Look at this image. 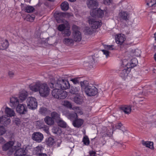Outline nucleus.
<instances>
[{
    "instance_id": "43",
    "label": "nucleus",
    "mask_w": 156,
    "mask_h": 156,
    "mask_svg": "<svg viewBox=\"0 0 156 156\" xmlns=\"http://www.w3.org/2000/svg\"><path fill=\"white\" fill-rule=\"evenodd\" d=\"M34 10V8L32 6H27L25 9V11L28 13H30L33 12Z\"/></svg>"
},
{
    "instance_id": "6",
    "label": "nucleus",
    "mask_w": 156,
    "mask_h": 156,
    "mask_svg": "<svg viewBox=\"0 0 156 156\" xmlns=\"http://www.w3.org/2000/svg\"><path fill=\"white\" fill-rule=\"evenodd\" d=\"M42 83L40 81H38L34 83L33 84L30 85L29 88L30 90L33 91L39 92Z\"/></svg>"
},
{
    "instance_id": "44",
    "label": "nucleus",
    "mask_w": 156,
    "mask_h": 156,
    "mask_svg": "<svg viewBox=\"0 0 156 156\" xmlns=\"http://www.w3.org/2000/svg\"><path fill=\"white\" fill-rule=\"evenodd\" d=\"M131 52L133 55L136 56H139L140 55V51L138 49H133L131 51Z\"/></svg>"
},
{
    "instance_id": "63",
    "label": "nucleus",
    "mask_w": 156,
    "mask_h": 156,
    "mask_svg": "<svg viewBox=\"0 0 156 156\" xmlns=\"http://www.w3.org/2000/svg\"><path fill=\"white\" fill-rule=\"evenodd\" d=\"M5 142V140L2 137H0V144H3Z\"/></svg>"
},
{
    "instance_id": "23",
    "label": "nucleus",
    "mask_w": 156,
    "mask_h": 156,
    "mask_svg": "<svg viewBox=\"0 0 156 156\" xmlns=\"http://www.w3.org/2000/svg\"><path fill=\"white\" fill-rule=\"evenodd\" d=\"M104 132H102V137L101 139H103V137L106 136L111 137L112 135L113 132L111 128L106 129Z\"/></svg>"
},
{
    "instance_id": "39",
    "label": "nucleus",
    "mask_w": 156,
    "mask_h": 156,
    "mask_svg": "<svg viewBox=\"0 0 156 156\" xmlns=\"http://www.w3.org/2000/svg\"><path fill=\"white\" fill-rule=\"evenodd\" d=\"M94 29L92 27H86L85 30V32L86 34L90 35L94 32Z\"/></svg>"
},
{
    "instance_id": "57",
    "label": "nucleus",
    "mask_w": 156,
    "mask_h": 156,
    "mask_svg": "<svg viewBox=\"0 0 156 156\" xmlns=\"http://www.w3.org/2000/svg\"><path fill=\"white\" fill-rule=\"evenodd\" d=\"M90 61H89V64H93L94 63V60L93 58L92 57H90L89 58Z\"/></svg>"
},
{
    "instance_id": "1",
    "label": "nucleus",
    "mask_w": 156,
    "mask_h": 156,
    "mask_svg": "<svg viewBox=\"0 0 156 156\" xmlns=\"http://www.w3.org/2000/svg\"><path fill=\"white\" fill-rule=\"evenodd\" d=\"M50 82L48 85L51 88H57L64 90L68 89L70 87L69 82L61 78H57L51 76L49 78Z\"/></svg>"
},
{
    "instance_id": "21",
    "label": "nucleus",
    "mask_w": 156,
    "mask_h": 156,
    "mask_svg": "<svg viewBox=\"0 0 156 156\" xmlns=\"http://www.w3.org/2000/svg\"><path fill=\"white\" fill-rule=\"evenodd\" d=\"M5 112L8 117V116L11 117L14 116L15 115L14 111L12 109L8 107L5 108Z\"/></svg>"
},
{
    "instance_id": "20",
    "label": "nucleus",
    "mask_w": 156,
    "mask_h": 156,
    "mask_svg": "<svg viewBox=\"0 0 156 156\" xmlns=\"http://www.w3.org/2000/svg\"><path fill=\"white\" fill-rule=\"evenodd\" d=\"M73 36L74 41L75 42H79L81 41L82 35L80 31L73 33Z\"/></svg>"
},
{
    "instance_id": "13",
    "label": "nucleus",
    "mask_w": 156,
    "mask_h": 156,
    "mask_svg": "<svg viewBox=\"0 0 156 156\" xmlns=\"http://www.w3.org/2000/svg\"><path fill=\"white\" fill-rule=\"evenodd\" d=\"M126 40L124 35L122 34H119L115 37L116 42L118 44L121 45Z\"/></svg>"
},
{
    "instance_id": "7",
    "label": "nucleus",
    "mask_w": 156,
    "mask_h": 156,
    "mask_svg": "<svg viewBox=\"0 0 156 156\" xmlns=\"http://www.w3.org/2000/svg\"><path fill=\"white\" fill-rule=\"evenodd\" d=\"M72 14H70L68 12H58L56 13V19L58 23H59L61 21L59 19H62L63 17H69L73 16Z\"/></svg>"
},
{
    "instance_id": "30",
    "label": "nucleus",
    "mask_w": 156,
    "mask_h": 156,
    "mask_svg": "<svg viewBox=\"0 0 156 156\" xmlns=\"http://www.w3.org/2000/svg\"><path fill=\"white\" fill-rule=\"evenodd\" d=\"M54 89L52 91V96L55 98L59 99V94L60 93V89L57 88H54Z\"/></svg>"
},
{
    "instance_id": "28",
    "label": "nucleus",
    "mask_w": 156,
    "mask_h": 156,
    "mask_svg": "<svg viewBox=\"0 0 156 156\" xmlns=\"http://www.w3.org/2000/svg\"><path fill=\"white\" fill-rule=\"evenodd\" d=\"M44 119L45 123L48 125L51 126L54 123V121L51 116H46Z\"/></svg>"
},
{
    "instance_id": "19",
    "label": "nucleus",
    "mask_w": 156,
    "mask_h": 156,
    "mask_svg": "<svg viewBox=\"0 0 156 156\" xmlns=\"http://www.w3.org/2000/svg\"><path fill=\"white\" fill-rule=\"evenodd\" d=\"M113 45H104V48L105 50H102V51L103 52L104 54L105 55L107 58L109 55V52L108 50H113L114 48H113Z\"/></svg>"
},
{
    "instance_id": "5",
    "label": "nucleus",
    "mask_w": 156,
    "mask_h": 156,
    "mask_svg": "<svg viewBox=\"0 0 156 156\" xmlns=\"http://www.w3.org/2000/svg\"><path fill=\"white\" fill-rule=\"evenodd\" d=\"M14 142L12 141H10L4 144L2 147L3 151H9V154H11L13 152L14 150L12 147L14 144Z\"/></svg>"
},
{
    "instance_id": "62",
    "label": "nucleus",
    "mask_w": 156,
    "mask_h": 156,
    "mask_svg": "<svg viewBox=\"0 0 156 156\" xmlns=\"http://www.w3.org/2000/svg\"><path fill=\"white\" fill-rule=\"evenodd\" d=\"M133 61H137V60L136 59H134L133 61H132V62H131V67H133L136 66V63H133Z\"/></svg>"
},
{
    "instance_id": "52",
    "label": "nucleus",
    "mask_w": 156,
    "mask_h": 156,
    "mask_svg": "<svg viewBox=\"0 0 156 156\" xmlns=\"http://www.w3.org/2000/svg\"><path fill=\"white\" fill-rule=\"evenodd\" d=\"M6 132V130L5 127L3 126H0V136L4 134Z\"/></svg>"
},
{
    "instance_id": "8",
    "label": "nucleus",
    "mask_w": 156,
    "mask_h": 156,
    "mask_svg": "<svg viewBox=\"0 0 156 156\" xmlns=\"http://www.w3.org/2000/svg\"><path fill=\"white\" fill-rule=\"evenodd\" d=\"M16 112L20 114H24L27 112V108L25 104H19L16 106Z\"/></svg>"
},
{
    "instance_id": "46",
    "label": "nucleus",
    "mask_w": 156,
    "mask_h": 156,
    "mask_svg": "<svg viewBox=\"0 0 156 156\" xmlns=\"http://www.w3.org/2000/svg\"><path fill=\"white\" fill-rule=\"evenodd\" d=\"M58 123V125L59 126L62 127H66V123L62 120H61V119L60 120L57 122Z\"/></svg>"
},
{
    "instance_id": "36",
    "label": "nucleus",
    "mask_w": 156,
    "mask_h": 156,
    "mask_svg": "<svg viewBox=\"0 0 156 156\" xmlns=\"http://www.w3.org/2000/svg\"><path fill=\"white\" fill-rule=\"evenodd\" d=\"M128 75V71L126 69L122 70L120 74V76L124 79H125L127 77Z\"/></svg>"
},
{
    "instance_id": "64",
    "label": "nucleus",
    "mask_w": 156,
    "mask_h": 156,
    "mask_svg": "<svg viewBox=\"0 0 156 156\" xmlns=\"http://www.w3.org/2000/svg\"><path fill=\"white\" fill-rule=\"evenodd\" d=\"M4 119H5V116H2L0 117V123L2 124L4 121Z\"/></svg>"
},
{
    "instance_id": "58",
    "label": "nucleus",
    "mask_w": 156,
    "mask_h": 156,
    "mask_svg": "<svg viewBox=\"0 0 156 156\" xmlns=\"http://www.w3.org/2000/svg\"><path fill=\"white\" fill-rule=\"evenodd\" d=\"M53 132L55 134H57L59 131V129L58 127H54L52 129Z\"/></svg>"
},
{
    "instance_id": "15",
    "label": "nucleus",
    "mask_w": 156,
    "mask_h": 156,
    "mask_svg": "<svg viewBox=\"0 0 156 156\" xmlns=\"http://www.w3.org/2000/svg\"><path fill=\"white\" fill-rule=\"evenodd\" d=\"M64 114L70 120H74L77 117V115L76 113H70L68 111H65L63 112Z\"/></svg>"
},
{
    "instance_id": "42",
    "label": "nucleus",
    "mask_w": 156,
    "mask_h": 156,
    "mask_svg": "<svg viewBox=\"0 0 156 156\" xmlns=\"http://www.w3.org/2000/svg\"><path fill=\"white\" fill-rule=\"evenodd\" d=\"M80 84L81 87L83 88H84V90L87 87L89 86L90 85H88V82L86 80H84L83 81H81L80 82Z\"/></svg>"
},
{
    "instance_id": "53",
    "label": "nucleus",
    "mask_w": 156,
    "mask_h": 156,
    "mask_svg": "<svg viewBox=\"0 0 156 156\" xmlns=\"http://www.w3.org/2000/svg\"><path fill=\"white\" fill-rule=\"evenodd\" d=\"M72 29L73 31V33H75L77 31H80L79 27L76 25H74L72 27Z\"/></svg>"
},
{
    "instance_id": "9",
    "label": "nucleus",
    "mask_w": 156,
    "mask_h": 156,
    "mask_svg": "<svg viewBox=\"0 0 156 156\" xmlns=\"http://www.w3.org/2000/svg\"><path fill=\"white\" fill-rule=\"evenodd\" d=\"M86 3L87 7L92 10L95 9L98 5V2L96 0H87Z\"/></svg>"
},
{
    "instance_id": "34",
    "label": "nucleus",
    "mask_w": 156,
    "mask_h": 156,
    "mask_svg": "<svg viewBox=\"0 0 156 156\" xmlns=\"http://www.w3.org/2000/svg\"><path fill=\"white\" fill-rule=\"evenodd\" d=\"M146 2L149 7H155L156 5V0H146Z\"/></svg>"
},
{
    "instance_id": "10",
    "label": "nucleus",
    "mask_w": 156,
    "mask_h": 156,
    "mask_svg": "<svg viewBox=\"0 0 156 156\" xmlns=\"http://www.w3.org/2000/svg\"><path fill=\"white\" fill-rule=\"evenodd\" d=\"M32 138L33 140L39 143L41 142L43 140V136L40 132H35L32 135Z\"/></svg>"
},
{
    "instance_id": "59",
    "label": "nucleus",
    "mask_w": 156,
    "mask_h": 156,
    "mask_svg": "<svg viewBox=\"0 0 156 156\" xmlns=\"http://www.w3.org/2000/svg\"><path fill=\"white\" fill-rule=\"evenodd\" d=\"M122 125L121 123H119L116 124L115 127L116 129H120L121 127L122 126Z\"/></svg>"
},
{
    "instance_id": "55",
    "label": "nucleus",
    "mask_w": 156,
    "mask_h": 156,
    "mask_svg": "<svg viewBox=\"0 0 156 156\" xmlns=\"http://www.w3.org/2000/svg\"><path fill=\"white\" fill-rule=\"evenodd\" d=\"M14 122L16 125H18L20 123V119L17 118H15L14 119Z\"/></svg>"
},
{
    "instance_id": "33",
    "label": "nucleus",
    "mask_w": 156,
    "mask_h": 156,
    "mask_svg": "<svg viewBox=\"0 0 156 156\" xmlns=\"http://www.w3.org/2000/svg\"><path fill=\"white\" fill-rule=\"evenodd\" d=\"M25 153V151L23 149L20 148L16 151L14 155L15 156H22Z\"/></svg>"
},
{
    "instance_id": "51",
    "label": "nucleus",
    "mask_w": 156,
    "mask_h": 156,
    "mask_svg": "<svg viewBox=\"0 0 156 156\" xmlns=\"http://www.w3.org/2000/svg\"><path fill=\"white\" fill-rule=\"evenodd\" d=\"M72 109L74 110H75L77 113H80L81 115L83 113L81 110V109L79 107H73Z\"/></svg>"
},
{
    "instance_id": "40",
    "label": "nucleus",
    "mask_w": 156,
    "mask_h": 156,
    "mask_svg": "<svg viewBox=\"0 0 156 156\" xmlns=\"http://www.w3.org/2000/svg\"><path fill=\"white\" fill-rule=\"evenodd\" d=\"M46 143L48 146H51L54 145L55 143V141L54 139L50 137L48 138Z\"/></svg>"
},
{
    "instance_id": "61",
    "label": "nucleus",
    "mask_w": 156,
    "mask_h": 156,
    "mask_svg": "<svg viewBox=\"0 0 156 156\" xmlns=\"http://www.w3.org/2000/svg\"><path fill=\"white\" fill-rule=\"evenodd\" d=\"M89 154L90 156H96V152L93 151H90L89 152Z\"/></svg>"
},
{
    "instance_id": "47",
    "label": "nucleus",
    "mask_w": 156,
    "mask_h": 156,
    "mask_svg": "<svg viewBox=\"0 0 156 156\" xmlns=\"http://www.w3.org/2000/svg\"><path fill=\"white\" fill-rule=\"evenodd\" d=\"M62 34L64 37H69L71 34V32L69 29H66L62 32Z\"/></svg>"
},
{
    "instance_id": "27",
    "label": "nucleus",
    "mask_w": 156,
    "mask_h": 156,
    "mask_svg": "<svg viewBox=\"0 0 156 156\" xmlns=\"http://www.w3.org/2000/svg\"><path fill=\"white\" fill-rule=\"evenodd\" d=\"M63 43L67 46H71L74 44V40L69 38H64L63 40Z\"/></svg>"
},
{
    "instance_id": "14",
    "label": "nucleus",
    "mask_w": 156,
    "mask_h": 156,
    "mask_svg": "<svg viewBox=\"0 0 156 156\" xmlns=\"http://www.w3.org/2000/svg\"><path fill=\"white\" fill-rule=\"evenodd\" d=\"M19 103L17 98L12 96L10 98V105L12 108H15L19 104Z\"/></svg>"
},
{
    "instance_id": "11",
    "label": "nucleus",
    "mask_w": 156,
    "mask_h": 156,
    "mask_svg": "<svg viewBox=\"0 0 156 156\" xmlns=\"http://www.w3.org/2000/svg\"><path fill=\"white\" fill-rule=\"evenodd\" d=\"M89 22L90 24L91 25V27L94 29L98 28L101 26V22L96 21L93 18L90 19L89 20Z\"/></svg>"
},
{
    "instance_id": "31",
    "label": "nucleus",
    "mask_w": 156,
    "mask_h": 156,
    "mask_svg": "<svg viewBox=\"0 0 156 156\" xmlns=\"http://www.w3.org/2000/svg\"><path fill=\"white\" fill-rule=\"evenodd\" d=\"M142 144L143 145L145 146L146 147L151 149L153 148V142L148 141H145L144 140H142Z\"/></svg>"
},
{
    "instance_id": "29",
    "label": "nucleus",
    "mask_w": 156,
    "mask_h": 156,
    "mask_svg": "<svg viewBox=\"0 0 156 156\" xmlns=\"http://www.w3.org/2000/svg\"><path fill=\"white\" fill-rule=\"evenodd\" d=\"M9 45V42L7 40H5V41H3L1 43V45H0V49H5L8 47Z\"/></svg>"
},
{
    "instance_id": "3",
    "label": "nucleus",
    "mask_w": 156,
    "mask_h": 156,
    "mask_svg": "<svg viewBox=\"0 0 156 156\" xmlns=\"http://www.w3.org/2000/svg\"><path fill=\"white\" fill-rule=\"evenodd\" d=\"M84 91L88 96H93L97 94L98 89L94 86L91 85L87 87L84 90Z\"/></svg>"
},
{
    "instance_id": "56",
    "label": "nucleus",
    "mask_w": 156,
    "mask_h": 156,
    "mask_svg": "<svg viewBox=\"0 0 156 156\" xmlns=\"http://www.w3.org/2000/svg\"><path fill=\"white\" fill-rule=\"evenodd\" d=\"M104 3L106 5H110V4L112 3V0H104Z\"/></svg>"
},
{
    "instance_id": "60",
    "label": "nucleus",
    "mask_w": 156,
    "mask_h": 156,
    "mask_svg": "<svg viewBox=\"0 0 156 156\" xmlns=\"http://www.w3.org/2000/svg\"><path fill=\"white\" fill-rule=\"evenodd\" d=\"M8 75L9 77L12 78L14 76V73L12 71H9L8 72Z\"/></svg>"
},
{
    "instance_id": "50",
    "label": "nucleus",
    "mask_w": 156,
    "mask_h": 156,
    "mask_svg": "<svg viewBox=\"0 0 156 156\" xmlns=\"http://www.w3.org/2000/svg\"><path fill=\"white\" fill-rule=\"evenodd\" d=\"M66 26L64 24H61L59 25L58 27V30L62 32L66 29Z\"/></svg>"
},
{
    "instance_id": "24",
    "label": "nucleus",
    "mask_w": 156,
    "mask_h": 156,
    "mask_svg": "<svg viewBox=\"0 0 156 156\" xmlns=\"http://www.w3.org/2000/svg\"><path fill=\"white\" fill-rule=\"evenodd\" d=\"M83 123V120L80 119H76L73 121V126L79 128L82 126Z\"/></svg>"
},
{
    "instance_id": "38",
    "label": "nucleus",
    "mask_w": 156,
    "mask_h": 156,
    "mask_svg": "<svg viewBox=\"0 0 156 156\" xmlns=\"http://www.w3.org/2000/svg\"><path fill=\"white\" fill-rule=\"evenodd\" d=\"M80 90V88L72 87H71L69 92L73 94H78Z\"/></svg>"
},
{
    "instance_id": "45",
    "label": "nucleus",
    "mask_w": 156,
    "mask_h": 156,
    "mask_svg": "<svg viewBox=\"0 0 156 156\" xmlns=\"http://www.w3.org/2000/svg\"><path fill=\"white\" fill-rule=\"evenodd\" d=\"M5 116V119H4V121L3 122V124L5 126H7V125L10 124L11 122V120L8 117H6Z\"/></svg>"
},
{
    "instance_id": "32",
    "label": "nucleus",
    "mask_w": 156,
    "mask_h": 156,
    "mask_svg": "<svg viewBox=\"0 0 156 156\" xmlns=\"http://www.w3.org/2000/svg\"><path fill=\"white\" fill-rule=\"evenodd\" d=\"M59 92L58 99H64L67 96V94L66 91H64L63 90H60Z\"/></svg>"
},
{
    "instance_id": "16",
    "label": "nucleus",
    "mask_w": 156,
    "mask_h": 156,
    "mask_svg": "<svg viewBox=\"0 0 156 156\" xmlns=\"http://www.w3.org/2000/svg\"><path fill=\"white\" fill-rule=\"evenodd\" d=\"M91 15L92 17L97 16L99 17L102 16L104 15L103 11L101 9H98L97 10H93L90 12Z\"/></svg>"
},
{
    "instance_id": "12",
    "label": "nucleus",
    "mask_w": 156,
    "mask_h": 156,
    "mask_svg": "<svg viewBox=\"0 0 156 156\" xmlns=\"http://www.w3.org/2000/svg\"><path fill=\"white\" fill-rule=\"evenodd\" d=\"M37 128L42 129L47 133H48L49 127L45 125L44 122L40 121H37Z\"/></svg>"
},
{
    "instance_id": "26",
    "label": "nucleus",
    "mask_w": 156,
    "mask_h": 156,
    "mask_svg": "<svg viewBox=\"0 0 156 156\" xmlns=\"http://www.w3.org/2000/svg\"><path fill=\"white\" fill-rule=\"evenodd\" d=\"M28 93L26 91H23L19 95V98L21 102L25 100L28 96Z\"/></svg>"
},
{
    "instance_id": "2",
    "label": "nucleus",
    "mask_w": 156,
    "mask_h": 156,
    "mask_svg": "<svg viewBox=\"0 0 156 156\" xmlns=\"http://www.w3.org/2000/svg\"><path fill=\"white\" fill-rule=\"evenodd\" d=\"M50 91V88L47 83H42L40 89L39 93L41 96L46 97L49 95Z\"/></svg>"
},
{
    "instance_id": "37",
    "label": "nucleus",
    "mask_w": 156,
    "mask_h": 156,
    "mask_svg": "<svg viewBox=\"0 0 156 156\" xmlns=\"http://www.w3.org/2000/svg\"><path fill=\"white\" fill-rule=\"evenodd\" d=\"M74 101L78 104H81L82 102V100L80 96H76L74 98Z\"/></svg>"
},
{
    "instance_id": "22",
    "label": "nucleus",
    "mask_w": 156,
    "mask_h": 156,
    "mask_svg": "<svg viewBox=\"0 0 156 156\" xmlns=\"http://www.w3.org/2000/svg\"><path fill=\"white\" fill-rule=\"evenodd\" d=\"M51 111L45 107H41L39 110V113L42 115L45 116L50 114Z\"/></svg>"
},
{
    "instance_id": "49",
    "label": "nucleus",
    "mask_w": 156,
    "mask_h": 156,
    "mask_svg": "<svg viewBox=\"0 0 156 156\" xmlns=\"http://www.w3.org/2000/svg\"><path fill=\"white\" fill-rule=\"evenodd\" d=\"M42 147H39V146L36 147L35 149V153L37 155H39V154H41V151Z\"/></svg>"
},
{
    "instance_id": "54",
    "label": "nucleus",
    "mask_w": 156,
    "mask_h": 156,
    "mask_svg": "<svg viewBox=\"0 0 156 156\" xmlns=\"http://www.w3.org/2000/svg\"><path fill=\"white\" fill-rule=\"evenodd\" d=\"M74 84H76L78 83H79V81L78 78H75L74 79H72L71 80Z\"/></svg>"
},
{
    "instance_id": "18",
    "label": "nucleus",
    "mask_w": 156,
    "mask_h": 156,
    "mask_svg": "<svg viewBox=\"0 0 156 156\" xmlns=\"http://www.w3.org/2000/svg\"><path fill=\"white\" fill-rule=\"evenodd\" d=\"M132 106L130 105H123L120 107V109L125 114H129L131 112Z\"/></svg>"
},
{
    "instance_id": "17",
    "label": "nucleus",
    "mask_w": 156,
    "mask_h": 156,
    "mask_svg": "<svg viewBox=\"0 0 156 156\" xmlns=\"http://www.w3.org/2000/svg\"><path fill=\"white\" fill-rule=\"evenodd\" d=\"M119 16L121 21H122L123 20L126 21L129 20V14L126 12L121 11L119 13Z\"/></svg>"
},
{
    "instance_id": "41",
    "label": "nucleus",
    "mask_w": 156,
    "mask_h": 156,
    "mask_svg": "<svg viewBox=\"0 0 156 156\" xmlns=\"http://www.w3.org/2000/svg\"><path fill=\"white\" fill-rule=\"evenodd\" d=\"M62 105H63L69 109L72 108L71 103L68 101H64L63 102Z\"/></svg>"
},
{
    "instance_id": "48",
    "label": "nucleus",
    "mask_w": 156,
    "mask_h": 156,
    "mask_svg": "<svg viewBox=\"0 0 156 156\" xmlns=\"http://www.w3.org/2000/svg\"><path fill=\"white\" fill-rule=\"evenodd\" d=\"M83 144L85 145H87L89 144L90 141L87 136H85L83 137Z\"/></svg>"
},
{
    "instance_id": "4",
    "label": "nucleus",
    "mask_w": 156,
    "mask_h": 156,
    "mask_svg": "<svg viewBox=\"0 0 156 156\" xmlns=\"http://www.w3.org/2000/svg\"><path fill=\"white\" fill-rule=\"evenodd\" d=\"M27 103L28 108L31 110L36 109L37 106V100L34 97H28L27 101Z\"/></svg>"
},
{
    "instance_id": "35",
    "label": "nucleus",
    "mask_w": 156,
    "mask_h": 156,
    "mask_svg": "<svg viewBox=\"0 0 156 156\" xmlns=\"http://www.w3.org/2000/svg\"><path fill=\"white\" fill-rule=\"evenodd\" d=\"M61 8L62 10H67L69 8V4L66 2H64L61 5Z\"/></svg>"
},
{
    "instance_id": "25",
    "label": "nucleus",
    "mask_w": 156,
    "mask_h": 156,
    "mask_svg": "<svg viewBox=\"0 0 156 156\" xmlns=\"http://www.w3.org/2000/svg\"><path fill=\"white\" fill-rule=\"evenodd\" d=\"M51 116L54 121L56 122L60 119V114L56 112H53L51 113Z\"/></svg>"
}]
</instances>
